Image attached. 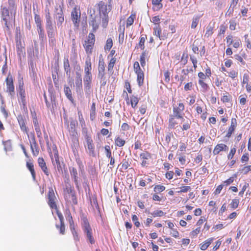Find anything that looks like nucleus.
Here are the masks:
<instances>
[{"label": "nucleus", "instance_id": "1", "mask_svg": "<svg viewBox=\"0 0 251 251\" xmlns=\"http://www.w3.org/2000/svg\"><path fill=\"white\" fill-rule=\"evenodd\" d=\"M95 43V37L93 33H89L88 37L84 41L83 46L87 55L85 62L84 75L83 77L84 88L86 93H89L92 88V63L90 55L92 53Z\"/></svg>", "mask_w": 251, "mask_h": 251}, {"label": "nucleus", "instance_id": "2", "mask_svg": "<svg viewBox=\"0 0 251 251\" xmlns=\"http://www.w3.org/2000/svg\"><path fill=\"white\" fill-rule=\"evenodd\" d=\"M47 199L48 205L51 209H54L55 210L56 214L57 215L60 221V225H59L56 224L55 226L57 229L59 230L60 233L64 235L65 232V226L64 222V217L61 212L58 210L56 203L57 199L52 187H50L49 188Z\"/></svg>", "mask_w": 251, "mask_h": 251}, {"label": "nucleus", "instance_id": "3", "mask_svg": "<svg viewBox=\"0 0 251 251\" xmlns=\"http://www.w3.org/2000/svg\"><path fill=\"white\" fill-rule=\"evenodd\" d=\"M99 16L102 19V26L106 28L109 22L108 13L111 10V6L103 1H100L98 3Z\"/></svg>", "mask_w": 251, "mask_h": 251}, {"label": "nucleus", "instance_id": "4", "mask_svg": "<svg viewBox=\"0 0 251 251\" xmlns=\"http://www.w3.org/2000/svg\"><path fill=\"white\" fill-rule=\"evenodd\" d=\"M212 72L211 68L207 66L205 68V73L200 72L198 74V83L201 87V91L206 92L209 89V86L206 83V80L211 76Z\"/></svg>", "mask_w": 251, "mask_h": 251}, {"label": "nucleus", "instance_id": "5", "mask_svg": "<svg viewBox=\"0 0 251 251\" xmlns=\"http://www.w3.org/2000/svg\"><path fill=\"white\" fill-rule=\"evenodd\" d=\"M82 133L84 136L85 140V147L88 150V153L90 155L95 156V145L91 135L88 132L87 128H83Z\"/></svg>", "mask_w": 251, "mask_h": 251}, {"label": "nucleus", "instance_id": "6", "mask_svg": "<svg viewBox=\"0 0 251 251\" xmlns=\"http://www.w3.org/2000/svg\"><path fill=\"white\" fill-rule=\"evenodd\" d=\"M81 225L84 232L86 234L88 240L91 244L95 243V240L93 236L92 229L86 217L81 218Z\"/></svg>", "mask_w": 251, "mask_h": 251}, {"label": "nucleus", "instance_id": "7", "mask_svg": "<svg viewBox=\"0 0 251 251\" xmlns=\"http://www.w3.org/2000/svg\"><path fill=\"white\" fill-rule=\"evenodd\" d=\"M52 151L54 153V156H53L51 151L49 152L52 164L54 166L56 167L58 172H62V168L61 167V163L59 160L58 151L56 147L53 148L52 149Z\"/></svg>", "mask_w": 251, "mask_h": 251}, {"label": "nucleus", "instance_id": "8", "mask_svg": "<svg viewBox=\"0 0 251 251\" xmlns=\"http://www.w3.org/2000/svg\"><path fill=\"white\" fill-rule=\"evenodd\" d=\"M134 71L137 75V81L139 86H141L144 83V74L141 70L139 63L136 61L133 64Z\"/></svg>", "mask_w": 251, "mask_h": 251}, {"label": "nucleus", "instance_id": "9", "mask_svg": "<svg viewBox=\"0 0 251 251\" xmlns=\"http://www.w3.org/2000/svg\"><path fill=\"white\" fill-rule=\"evenodd\" d=\"M6 92L8 93L11 98H13L15 94V87L12 76L9 74L6 79Z\"/></svg>", "mask_w": 251, "mask_h": 251}, {"label": "nucleus", "instance_id": "10", "mask_svg": "<svg viewBox=\"0 0 251 251\" xmlns=\"http://www.w3.org/2000/svg\"><path fill=\"white\" fill-rule=\"evenodd\" d=\"M29 137L31 138V140H29V143L32 153L34 156H37L39 153V149L36 141L34 133L33 132L30 133Z\"/></svg>", "mask_w": 251, "mask_h": 251}, {"label": "nucleus", "instance_id": "11", "mask_svg": "<svg viewBox=\"0 0 251 251\" xmlns=\"http://www.w3.org/2000/svg\"><path fill=\"white\" fill-rule=\"evenodd\" d=\"M100 23L102 24V19L100 16L91 15L89 24L92 26L93 32H95L99 28Z\"/></svg>", "mask_w": 251, "mask_h": 251}, {"label": "nucleus", "instance_id": "12", "mask_svg": "<svg viewBox=\"0 0 251 251\" xmlns=\"http://www.w3.org/2000/svg\"><path fill=\"white\" fill-rule=\"evenodd\" d=\"M1 13L2 19L5 22V25L8 28V24L10 21H15V16L10 15L9 10L5 7L1 9Z\"/></svg>", "mask_w": 251, "mask_h": 251}, {"label": "nucleus", "instance_id": "13", "mask_svg": "<svg viewBox=\"0 0 251 251\" xmlns=\"http://www.w3.org/2000/svg\"><path fill=\"white\" fill-rule=\"evenodd\" d=\"M17 120L21 130L25 133L29 138L30 134L28 132V127L26 126V120L25 117L22 114H19L17 116Z\"/></svg>", "mask_w": 251, "mask_h": 251}, {"label": "nucleus", "instance_id": "14", "mask_svg": "<svg viewBox=\"0 0 251 251\" xmlns=\"http://www.w3.org/2000/svg\"><path fill=\"white\" fill-rule=\"evenodd\" d=\"M184 109L185 106L182 102H179L178 106L173 105V115L176 116L177 119H183L182 114Z\"/></svg>", "mask_w": 251, "mask_h": 251}, {"label": "nucleus", "instance_id": "15", "mask_svg": "<svg viewBox=\"0 0 251 251\" xmlns=\"http://www.w3.org/2000/svg\"><path fill=\"white\" fill-rule=\"evenodd\" d=\"M71 18L75 26L78 27L80 22V11L76 7L74 8L71 12Z\"/></svg>", "mask_w": 251, "mask_h": 251}, {"label": "nucleus", "instance_id": "16", "mask_svg": "<svg viewBox=\"0 0 251 251\" xmlns=\"http://www.w3.org/2000/svg\"><path fill=\"white\" fill-rule=\"evenodd\" d=\"M18 94L19 96V98L21 100V102L23 105L24 108L26 107V94L25 92V90L24 87V83H20L19 85L18 88Z\"/></svg>", "mask_w": 251, "mask_h": 251}, {"label": "nucleus", "instance_id": "17", "mask_svg": "<svg viewBox=\"0 0 251 251\" xmlns=\"http://www.w3.org/2000/svg\"><path fill=\"white\" fill-rule=\"evenodd\" d=\"M126 93V102L127 104H131V107L135 109L139 102V98H138L137 96L132 95L130 97V98H128V95L127 93H126V91H124V94Z\"/></svg>", "mask_w": 251, "mask_h": 251}, {"label": "nucleus", "instance_id": "18", "mask_svg": "<svg viewBox=\"0 0 251 251\" xmlns=\"http://www.w3.org/2000/svg\"><path fill=\"white\" fill-rule=\"evenodd\" d=\"M140 157L142 161L141 166L147 167L149 164V160L151 158V154L147 151H145L140 154Z\"/></svg>", "mask_w": 251, "mask_h": 251}, {"label": "nucleus", "instance_id": "19", "mask_svg": "<svg viewBox=\"0 0 251 251\" xmlns=\"http://www.w3.org/2000/svg\"><path fill=\"white\" fill-rule=\"evenodd\" d=\"M98 77L102 82L101 85L104 86L106 84V77H105V66H99L98 68Z\"/></svg>", "mask_w": 251, "mask_h": 251}, {"label": "nucleus", "instance_id": "20", "mask_svg": "<svg viewBox=\"0 0 251 251\" xmlns=\"http://www.w3.org/2000/svg\"><path fill=\"white\" fill-rule=\"evenodd\" d=\"M76 76L75 77V91L77 93L82 91V83L81 75L79 72H76Z\"/></svg>", "mask_w": 251, "mask_h": 251}, {"label": "nucleus", "instance_id": "21", "mask_svg": "<svg viewBox=\"0 0 251 251\" xmlns=\"http://www.w3.org/2000/svg\"><path fill=\"white\" fill-rule=\"evenodd\" d=\"M37 162L39 166L40 167L45 175L47 176H49L50 175V171L44 158L43 157H39L37 160Z\"/></svg>", "mask_w": 251, "mask_h": 251}, {"label": "nucleus", "instance_id": "22", "mask_svg": "<svg viewBox=\"0 0 251 251\" xmlns=\"http://www.w3.org/2000/svg\"><path fill=\"white\" fill-rule=\"evenodd\" d=\"M237 125V120L235 118H232L231 119L230 126L228 127L227 132L226 134V136L227 138H229L231 136L232 134L235 131L236 127Z\"/></svg>", "mask_w": 251, "mask_h": 251}, {"label": "nucleus", "instance_id": "23", "mask_svg": "<svg viewBox=\"0 0 251 251\" xmlns=\"http://www.w3.org/2000/svg\"><path fill=\"white\" fill-rule=\"evenodd\" d=\"M70 136L72 142V148H77L79 147V140L77 131H74L72 133L70 134Z\"/></svg>", "mask_w": 251, "mask_h": 251}, {"label": "nucleus", "instance_id": "24", "mask_svg": "<svg viewBox=\"0 0 251 251\" xmlns=\"http://www.w3.org/2000/svg\"><path fill=\"white\" fill-rule=\"evenodd\" d=\"M64 198L66 202L69 204L76 205L77 204V200L75 195V192H73L69 195L67 194L64 196Z\"/></svg>", "mask_w": 251, "mask_h": 251}, {"label": "nucleus", "instance_id": "25", "mask_svg": "<svg viewBox=\"0 0 251 251\" xmlns=\"http://www.w3.org/2000/svg\"><path fill=\"white\" fill-rule=\"evenodd\" d=\"M228 147L225 144L221 143L217 144L213 151V154L215 155L219 154L221 151H226L228 150Z\"/></svg>", "mask_w": 251, "mask_h": 251}, {"label": "nucleus", "instance_id": "26", "mask_svg": "<svg viewBox=\"0 0 251 251\" xmlns=\"http://www.w3.org/2000/svg\"><path fill=\"white\" fill-rule=\"evenodd\" d=\"M177 118L176 116L173 115L169 116V122H168V127L169 128L173 129L175 128L178 125V122H177Z\"/></svg>", "mask_w": 251, "mask_h": 251}, {"label": "nucleus", "instance_id": "27", "mask_svg": "<svg viewBox=\"0 0 251 251\" xmlns=\"http://www.w3.org/2000/svg\"><path fill=\"white\" fill-rule=\"evenodd\" d=\"M196 111L197 112V113L198 114H201V118L203 121H205L207 118V116L208 115L207 111H203L202 109V107L201 105L199 104H196Z\"/></svg>", "mask_w": 251, "mask_h": 251}, {"label": "nucleus", "instance_id": "28", "mask_svg": "<svg viewBox=\"0 0 251 251\" xmlns=\"http://www.w3.org/2000/svg\"><path fill=\"white\" fill-rule=\"evenodd\" d=\"M213 240L214 238L213 237L209 238L205 240L200 245V249L202 251L206 250L213 242Z\"/></svg>", "mask_w": 251, "mask_h": 251}, {"label": "nucleus", "instance_id": "29", "mask_svg": "<svg viewBox=\"0 0 251 251\" xmlns=\"http://www.w3.org/2000/svg\"><path fill=\"white\" fill-rule=\"evenodd\" d=\"M183 123L182 125V127H181V129L183 130H187L189 129L191 127V125L192 124V122L191 119L189 118H187V119H185L183 117V119H179Z\"/></svg>", "mask_w": 251, "mask_h": 251}, {"label": "nucleus", "instance_id": "30", "mask_svg": "<svg viewBox=\"0 0 251 251\" xmlns=\"http://www.w3.org/2000/svg\"><path fill=\"white\" fill-rule=\"evenodd\" d=\"M26 166L28 170L30 171L32 179L33 180H36V173L34 168V164L32 162L27 161Z\"/></svg>", "mask_w": 251, "mask_h": 251}, {"label": "nucleus", "instance_id": "31", "mask_svg": "<svg viewBox=\"0 0 251 251\" xmlns=\"http://www.w3.org/2000/svg\"><path fill=\"white\" fill-rule=\"evenodd\" d=\"M63 67L66 75H70L71 68L68 56L65 57L63 60Z\"/></svg>", "mask_w": 251, "mask_h": 251}, {"label": "nucleus", "instance_id": "32", "mask_svg": "<svg viewBox=\"0 0 251 251\" xmlns=\"http://www.w3.org/2000/svg\"><path fill=\"white\" fill-rule=\"evenodd\" d=\"M64 92L67 99L72 102H73L74 99L72 96V91L69 86L65 85L64 86Z\"/></svg>", "mask_w": 251, "mask_h": 251}, {"label": "nucleus", "instance_id": "33", "mask_svg": "<svg viewBox=\"0 0 251 251\" xmlns=\"http://www.w3.org/2000/svg\"><path fill=\"white\" fill-rule=\"evenodd\" d=\"M114 143L116 146L122 147L125 145L126 141L120 136H118L115 139Z\"/></svg>", "mask_w": 251, "mask_h": 251}, {"label": "nucleus", "instance_id": "34", "mask_svg": "<svg viewBox=\"0 0 251 251\" xmlns=\"http://www.w3.org/2000/svg\"><path fill=\"white\" fill-rule=\"evenodd\" d=\"M46 27L49 37L52 35L53 27L52 21H47L46 24Z\"/></svg>", "mask_w": 251, "mask_h": 251}, {"label": "nucleus", "instance_id": "35", "mask_svg": "<svg viewBox=\"0 0 251 251\" xmlns=\"http://www.w3.org/2000/svg\"><path fill=\"white\" fill-rule=\"evenodd\" d=\"M163 0H152L151 2L153 8L157 10H160L163 7V4L161 1Z\"/></svg>", "mask_w": 251, "mask_h": 251}, {"label": "nucleus", "instance_id": "36", "mask_svg": "<svg viewBox=\"0 0 251 251\" xmlns=\"http://www.w3.org/2000/svg\"><path fill=\"white\" fill-rule=\"evenodd\" d=\"M153 35L159 38V39H161V28L160 26V25H155L154 27L153 28Z\"/></svg>", "mask_w": 251, "mask_h": 251}, {"label": "nucleus", "instance_id": "37", "mask_svg": "<svg viewBox=\"0 0 251 251\" xmlns=\"http://www.w3.org/2000/svg\"><path fill=\"white\" fill-rule=\"evenodd\" d=\"M70 174L74 178L75 184L77 185L78 184V176L76 169L74 167L72 168V170H70Z\"/></svg>", "mask_w": 251, "mask_h": 251}, {"label": "nucleus", "instance_id": "38", "mask_svg": "<svg viewBox=\"0 0 251 251\" xmlns=\"http://www.w3.org/2000/svg\"><path fill=\"white\" fill-rule=\"evenodd\" d=\"M71 231L72 233L74 240L76 243L79 241V238L76 230L75 229V226L70 227Z\"/></svg>", "mask_w": 251, "mask_h": 251}, {"label": "nucleus", "instance_id": "39", "mask_svg": "<svg viewBox=\"0 0 251 251\" xmlns=\"http://www.w3.org/2000/svg\"><path fill=\"white\" fill-rule=\"evenodd\" d=\"M77 125V122L75 120H72L70 122V127L69 129V131L70 134L72 133V132L74 131H77L75 129V127Z\"/></svg>", "mask_w": 251, "mask_h": 251}, {"label": "nucleus", "instance_id": "40", "mask_svg": "<svg viewBox=\"0 0 251 251\" xmlns=\"http://www.w3.org/2000/svg\"><path fill=\"white\" fill-rule=\"evenodd\" d=\"M74 192H75V191L73 187L70 184L66 185L65 188L64 189V197L66 196L67 194L69 195Z\"/></svg>", "mask_w": 251, "mask_h": 251}, {"label": "nucleus", "instance_id": "41", "mask_svg": "<svg viewBox=\"0 0 251 251\" xmlns=\"http://www.w3.org/2000/svg\"><path fill=\"white\" fill-rule=\"evenodd\" d=\"M146 39H147L146 35L142 34L140 37V40H139L138 45H139L140 48L143 50H144V49H145L144 44H145V42Z\"/></svg>", "mask_w": 251, "mask_h": 251}, {"label": "nucleus", "instance_id": "42", "mask_svg": "<svg viewBox=\"0 0 251 251\" xmlns=\"http://www.w3.org/2000/svg\"><path fill=\"white\" fill-rule=\"evenodd\" d=\"M136 18V14L135 13H132L130 16L127 19L126 26V27L131 25Z\"/></svg>", "mask_w": 251, "mask_h": 251}, {"label": "nucleus", "instance_id": "43", "mask_svg": "<svg viewBox=\"0 0 251 251\" xmlns=\"http://www.w3.org/2000/svg\"><path fill=\"white\" fill-rule=\"evenodd\" d=\"M117 58L116 57L111 58L108 64V71L112 72L113 69V67L116 64Z\"/></svg>", "mask_w": 251, "mask_h": 251}, {"label": "nucleus", "instance_id": "44", "mask_svg": "<svg viewBox=\"0 0 251 251\" xmlns=\"http://www.w3.org/2000/svg\"><path fill=\"white\" fill-rule=\"evenodd\" d=\"M214 26L210 24L206 27V32L204 36L207 38L211 36L213 33Z\"/></svg>", "mask_w": 251, "mask_h": 251}, {"label": "nucleus", "instance_id": "45", "mask_svg": "<svg viewBox=\"0 0 251 251\" xmlns=\"http://www.w3.org/2000/svg\"><path fill=\"white\" fill-rule=\"evenodd\" d=\"M187 149V144L184 142H180V145L179 147V149L177 151V154H179V153H184L186 151Z\"/></svg>", "mask_w": 251, "mask_h": 251}, {"label": "nucleus", "instance_id": "46", "mask_svg": "<svg viewBox=\"0 0 251 251\" xmlns=\"http://www.w3.org/2000/svg\"><path fill=\"white\" fill-rule=\"evenodd\" d=\"M96 116V105L95 103L93 102L90 110V117L92 121H93Z\"/></svg>", "mask_w": 251, "mask_h": 251}, {"label": "nucleus", "instance_id": "47", "mask_svg": "<svg viewBox=\"0 0 251 251\" xmlns=\"http://www.w3.org/2000/svg\"><path fill=\"white\" fill-rule=\"evenodd\" d=\"M201 232V227L198 226L196 229L192 230L190 233L191 238H195Z\"/></svg>", "mask_w": 251, "mask_h": 251}, {"label": "nucleus", "instance_id": "48", "mask_svg": "<svg viewBox=\"0 0 251 251\" xmlns=\"http://www.w3.org/2000/svg\"><path fill=\"white\" fill-rule=\"evenodd\" d=\"M200 16L197 15L194 16L192 19V22L191 25V28L195 29L199 22Z\"/></svg>", "mask_w": 251, "mask_h": 251}, {"label": "nucleus", "instance_id": "49", "mask_svg": "<svg viewBox=\"0 0 251 251\" xmlns=\"http://www.w3.org/2000/svg\"><path fill=\"white\" fill-rule=\"evenodd\" d=\"M245 43L246 44L247 49L251 50V40L249 38L248 34H246L244 36Z\"/></svg>", "mask_w": 251, "mask_h": 251}, {"label": "nucleus", "instance_id": "50", "mask_svg": "<svg viewBox=\"0 0 251 251\" xmlns=\"http://www.w3.org/2000/svg\"><path fill=\"white\" fill-rule=\"evenodd\" d=\"M237 5L230 3L229 6L226 13V15H228V16H230L232 15L233 13L235 8H236Z\"/></svg>", "mask_w": 251, "mask_h": 251}, {"label": "nucleus", "instance_id": "51", "mask_svg": "<svg viewBox=\"0 0 251 251\" xmlns=\"http://www.w3.org/2000/svg\"><path fill=\"white\" fill-rule=\"evenodd\" d=\"M147 55V53L146 52V51H144L142 53V54L140 56V62L141 65L142 67H144L145 65V64H146L145 60H146Z\"/></svg>", "mask_w": 251, "mask_h": 251}, {"label": "nucleus", "instance_id": "52", "mask_svg": "<svg viewBox=\"0 0 251 251\" xmlns=\"http://www.w3.org/2000/svg\"><path fill=\"white\" fill-rule=\"evenodd\" d=\"M151 214L153 217H162L165 214V213L161 210L157 209L153 211Z\"/></svg>", "mask_w": 251, "mask_h": 251}, {"label": "nucleus", "instance_id": "53", "mask_svg": "<svg viewBox=\"0 0 251 251\" xmlns=\"http://www.w3.org/2000/svg\"><path fill=\"white\" fill-rule=\"evenodd\" d=\"M237 177V175L234 174L232 176L230 177L227 179L225 180L223 182L224 185H226V186L229 185L231 183H232L235 179V178Z\"/></svg>", "mask_w": 251, "mask_h": 251}, {"label": "nucleus", "instance_id": "54", "mask_svg": "<svg viewBox=\"0 0 251 251\" xmlns=\"http://www.w3.org/2000/svg\"><path fill=\"white\" fill-rule=\"evenodd\" d=\"M227 73L228 76L232 79H234L235 78L237 77L238 75V71L234 70H231L230 71L228 72Z\"/></svg>", "mask_w": 251, "mask_h": 251}, {"label": "nucleus", "instance_id": "55", "mask_svg": "<svg viewBox=\"0 0 251 251\" xmlns=\"http://www.w3.org/2000/svg\"><path fill=\"white\" fill-rule=\"evenodd\" d=\"M113 46V41L111 38L107 39L106 44L104 46V50H109Z\"/></svg>", "mask_w": 251, "mask_h": 251}, {"label": "nucleus", "instance_id": "56", "mask_svg": "<svg viewBox=\"0 0 251 251\" xmlns=\"http://www.w3.org/2000/svg\"><path fill=\"white\" fill-rule=\"evenodd\" d=\"M58 17L57 18V25L58 26H61L64 21V15L62 12L58 13Z\"/></svg>", "mask_w": 251, "mask_h": 251}, {"label": "nucleus", "instance_id": "57", "mask_svg": "<svg viewBox=\"0 0 251 251\" xmlns=\"http://www.w3.org/2000/svg\"><path fill=\"white\" fill-rule=\"evenodd\" d=\"M232 97L228 93H226V95H224L221 98V101L224 102H228L231 100Z\"/></svg>", "mask_w": 251, "mask_h": 251}, {"label": "nucleus", "instance_id": "58", "mask_svg": "<svg viewBox=\"0 0 251 251\" xmlns=\"http://www.w3.org/2000/svg\"><path fill=\"white\" fill-rule=\"evenodd\" d=\"M165 189V187L162 185H157L154 187V191L156 193H160L164 191Z\"/></svg>", "mask_w": 251, "mask_h": 251}, {"label": "nucleus", "instance_id": "59", "mask_svg": "<svg viewBox=\"0 0 251 251\" xmlns=\"http://www.w3.org/2000/svg\"><path fill=\"white\" fill-rule=\"evenodd\" d=\"M37 30L40 38L43 39L45 37L44 31L42 25L37 26Z\"/></svg>", "mask_w": 251, "mask_h": 251}, {"label": "nucleus", "instance_id": "60", "mask_svg": "<svg viewBox=\"0 0 251 251\" xmlns=\"http://www.w3.org/2000/svg\"><path fill=\"white\" fill-rule=\"evenodd\" d=\"M239 203V199H233L232 200L231 203L229 205L232 209H236L238 207Z\"/></svg>", "mask_w": 251, "mask_h": 251}, {"label": "nucleus", "instance_id": "61", "mask_svg": "<svg viewBox=\"0 0 251 251\" xmlns=\"http://www.w3.org/2000/svg\"><path fill=\"white\" fill-rule=\"evenodd\" d=\"M226 29H227V26L226 25H225L224 24L221 25L219 27L218 36H220L222 34H224L226 32Z\"/></svg>", "mask_w": 251, "mask_h": 251}, {"label": "nucleus", "instance_id": "62", "mask_svg": "<svg viewBox=\"0 0 251 251\" xmlns=\"http://www.w3.org/2000/svg\"><path fill=\"white\" fill-rule=\"evenodd\" d=\"M236 151V149L235 148H231L229 153L227 154V157L228 160H231L234 155H235Z\"/></svg>", "mask_w": 251, "mask_h": 251}, {"label": "nucleus", "instance_id": "63", "mask_svg": "<svg viewBox=\"0 0 251 251\" xmlns=\"http://www.w3.org/2000/svg\"><path fill=\"white\" fill-rule=\"evenodd\" d=\"M124 88L129 93H132V91L131 89V85L128 80H125Z\"/></svg>", "mask_w": 251, "mask_h": 251}, {"label": "nucleus", "instance_id": "64", "mask_svg": "<svg viewBox=\"0 0 251 251\" xmlns=\"http://www.w3.org/2000/svg\"><path fill=\"white\" fill-rule=\"evenodd\" d=\"M237 25L236 22L235 20L231 19L229 21V28L231 30H234Z\"/></svg>", "mask_w": 251, "mask_h": 251}]
</instances>
